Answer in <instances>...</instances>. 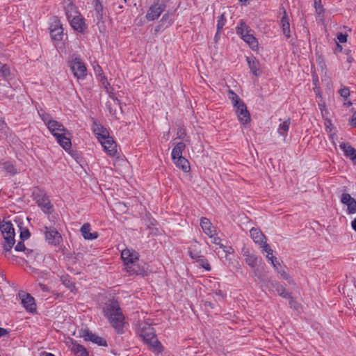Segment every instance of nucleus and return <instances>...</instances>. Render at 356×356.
<instances>
[{"mask_svg":"<svg viewBox=\"0 0 356 356\" xmlns=\"http://www.w3.org/2000/svg\"><path fill=\"white\" fill-rule=\"evenodd\" d=\"M41 118L49 131L56 138L57 142L66 151L71 149L72 143L69 131L59 122L51 119L47 115H42Z\"/></svg>","mask_w":356,"mask_h":356,"instance_id":"1","label":"nucleus"},{"mask_svg":"<svg viewBox=\"0 0 356 356\" xmlns=\"http://www.w3.org/2000/svg\"><path fill=\"white\" fill-rule=\"evenodd\" d=\"M137 333L153 352L159 353L163 350V347L157 340L150 323L146 321L140 323L137 327Z\"/></svg>","mask_w":356,"mask_h":356,"instance_id":"2","label":"nucleus"},{"mask_svg":"<svg viewBox=\"0 0 356 356\" xmlns=\"http://www.w3.org/2000/svg\"><path fill=\"white\" fill-rule=\"evenodd\" d=\"M228 98L234 107L238 120L243 125L249 124L251 117L243 101L232 90L228 91Z\"/></svg>","mask_w":356,"mask_h":356,"instance_id":"3","label":"nucleus"},{"mask_svg":"<svg viewBox=\"0 0 356 356\" xmlns=\"http://www.w3.org/2000/svg\"><path fill=\"white\" fill-rule=\"evenodd\" d=\"M104 312L113 327L118 332H120L124 327V321L118 303L113 301H109L106 304Z\"/></svg>","mask_w":356,"mask_h":356,"instance_id":"4","label":"nucleus"},{"mask_svg":"<svg viewBox=\"0 0 356 356\" xmlns=\"http://www.w3.org/2000/svg\"><path fill=\"white\" fill-rule=\"evenodd\" d=\"M121 257L126 270L133 274H143L144 270L138 265L139 257L138 252L131 248H125L121 252Z\"/></svg>","mask_w":356,"mask_h":356,"instance_id":"5","label":"nucleus"},{"mask_svg":"<svg viewBox=\"0 0 356 356\" xmlns=\"http://www.w3.org/2000/svg\"><path fill=\"white\" fill-rule=\"evenodd\" d=\"M65 13L67 19L74 30L80 33H83L86 30L87 26L84 19L74 5L69 3L65 8Z\"/></svg>","mask_w":356,"mask_h":356,"instance_id":"6","label":"nucleus"},{"mask_svg":"<svg viewBox=\"0 0 356 356\" xmlns=\"http://www.w3.org/2000/svg\"><path fill=\"white\" fill-rule=\"evenodd\" d=\"M237 33L253 51L258 50V41L254 36L252 31L250 30L245 24H241L237 29Z\"/></svg>","mask_w":356,"mask_h":356,"instance_id":"7","label":"nucleus"},{"mask_svg":"<svg viewBox=\"0 0 356 356\" xmlns=\"http://www.w3.org/2000/svg\"><path fill=\"white\" fill-rule=\"evenodd\" d=\"M1 232L6 241L5 249L10 250L14 244V228L10 222H3L0 225Z\"/></svg>","mask_w":356,"mask_h":356,"instance_id":"8","label":"nucleus"},{"mask_svg":"<svg viewBox=\"0 0 356 356\" xmlns=\"http://www.w3.org/2000/svg\"><path fill=\"white\" fill-rule=\"evenodd\" d=\"M70 69L74 76L79 79H83L86 76V67L81 60L79 58H72L70 61Z\"/></svg>","mask_w":356,"mask_h":356,"instance_id":"9","label":"nucleus"},{"mask_svg":"<svg viewBox=\"0 0 356 356\" xmlns=\"http://www.w3.org/2000/svg\"><path fill=\"white\" fill-rule=\"evenodd\" d=\"M51 39L54 41H60L63 37V29L59 19L54 18L49 26Z\"/></svg>","mask_w":356,"mask_h":356,"instance_id":"10","label":"nucleus"},{"mask_svg":"<svg viewBox=\"0 0 356 356\" xmlns=\"http://www.w3.org/2000/svg\"><path fill=\"white\" fill-rule=\"evenodd\" d=\"M65 343L74 355L88 356L87 350L82 345L76 343L73 339L70 337L65 338Z\"/></svg>","mask_w":356,"mask_h":356,"instance_id":"11","label":"nucleus"},{"mask_svg":"<svg viewBox=\"0 0 356 356\" xmlns=\"http://www.w3.org/2000/svg\"><path fill=\"white\" fill-rule=\"evenodd\" d=\"M79 337L83 338L86 341H91L99 346L106 345V341L102 338L95 334L87 329L81 330L79 332Z\"/></svg>","mask_w":356,"mask_h":356,"instance_id":"12","label":"nucleus"},{"mask_svg":"<svg viewBox=\"0 0 356 356\" xmlns=\"http://www.w3.org/2000/svg\"><path fill=\"white\" fill-rule=\"evenodd\" d=\"M21 302L25 309L31 313L35 312L36 310V305L35 299L30 294L26 293H19Z\"/></svg>","mask_w":356,"mask_h":356,"instance_id":"13","label":"nucleus"},{"mask_svg":"<svg viewBox=\"0 0 356 356\" xmlns=\"http://www.w3.org/2000/svg\"><path fill=\"white\" fill-rule=\"evenodd\" d=\"M341 202L346 206L348 214L356 213V200L348 193H343L341 197Z\"/></svg>","mask_w":356,"mask_h":356,"instance_id":"14","label":"nucleus"},{"mask_svg":"<svg viewBox=\"0 0 356 356\" xmlns=\"http://www.w3.org/2000/svg\"><path fill=\"white\" fill-rule=\"evenodd\" d=\"M45 229V238L48 243L57 245L61 242L62 236L57 230L47 227Z\"/></svg>","mask_w":356,"mask_h":356,"instance_id":"15","label":"nucleus"},{"mask_svg":"<svg viewBox=\"0 0 356 356\" xmlns=\"http://www.w3.org/2000/svg\"><path fill=\"white\" fill-rule=\"evenodd\" d=\"M99 143L108 156H113L115 155L117 153L116 143L110 136Z\"/></svg>","mask_w":356,"mask_h":356,"instance_id":"16","label":"nucleus"},{"mask_svg":"<svg viewBox=\"0 0 356 356\" xmlns=\"http://www.w3.org/2000/svg\"><path fill=\"white\" fill-rule=\"evenodd\" d=\"M260 248H261V252L265 254L266 259L270 261L275 269H278L277 265H279V261L274 257L273 251L270 247L266 243H264V245H260Z\"/></svg>","mask_w":356,"mask_h":356,"instance_id":"17","label":"nucleus"},{"mask_svg":"<svg viewBox=\"0 0 356 356\" xmlns=\"http://www.w3.org/2000/svg\"><path fill=\"white\" fill-rule=\"evenodd\" d=\"M339 147L343 151L344 155L356 165V149L349 143H341Z\"/></svg>","mask_w":356,"mask_h":356,"instance_id":"18","label":"nucleus"},{"mask_svg":"<svg viewBox=\"0 0 356 356\" xmlns=\"http://www.w3.org/2000/svg\"><path fill=\"white\" fill-rule=\"evenodd\" d=\"M243 255L245 257V263L249 266L252 268L257 266L259 261L258 257L255 254L251 252L248 248L243 249Z\"/></svg>","mask_w":356,"mask_h":356,"instance_id":"19","label":"nucleus"},{"mask_svg":"<svg viewBox=\"0 0 356 356\" xmlns=\"http://www.w3.org/2000/svg\"><path fill=\"white\" fill-rule=\"evenodd\" d=\"M246 61L251 73L256 77L259 76L261 74V70L259 60L254 58L247 57Z\"/></svg>","mask_w":356,"mask_h":356,"instance_id":"20","label":"nucleus"},{"mask_svg":"<svg viewBox=\"0 0 356 356\" xmlns=\"http://www.w3.org/2000/svg\"><path fill=\"white\" fill-rule=\"evenodd\" d=\"M94 70H95V75L98 77L99 81L101 82L102 85L103 86V87L104 88L108 94H111V90L110 84H109L108 81H107L106 76L104 75V72H103V70L101 68V67H99V65H97L94 67Z\"/></svg>","mask_w":356,"mask_h":356,"instance_id":"21","label":"nucleus"},{"mask_svg":"<svg viewBox=\"0 0 356 356\" xmlns=\"http://www.w3.org/2000/svg\"><path fill=\"white\" fill-rule=\"evenodd\" d=\"M92 129L99 142L110 136L107 129L96 122L93 123Z\"/></svg>","mask_w":356,"mask_h":356,"instance_id":"22","label":"nucleus"},{"mask_svg":"<svg viewBox=\"0 0 356 356\" xmlns=\"http://www.w3.org/2000/svg\"><path fill=\"white\" fill-rule=\"evenodd\" d=\"M250 232L252 240L255 243L259 245V246L266 243V237L260 230L252 228L250 229Z\"/></svg>","mask_w":356,"mask_h":356,"instance_id":"23","label":"nucleus"},{"mask_svg":"<svg viewBox=\"0 0 356 356\" xmlns=\"http://www.w3.org/2000/svg\"><path fill=\"white\" fill-rule=\"evenodd\" d=\"M81 232L86 240H93L98 237L97 232H91L90 225L88 223H86L81 227Z\"/></svg>","mask_w":356,"mask_h":356,"instance_id":"24","label":"nucleus"},{"mask_svg":"<svg viewBox=\"0 0 356 356\" xmlns=\"http://www.w3.org/2000/svg\"><path fill=\"white\" fill-rule=\"evenodd\" d=\"M200 226L203 232L207 235L213 234L216 232V228L207 218H202L200 220Z\"/></svg>","mask_w":356,"mask_h":356,"instance_id":"25","label":"nucleus"},{"mask_svg":"<svg viewBox=\"0 0 356 356\" xmlns=\"http://www.w3.org/2000/svg\"><path fill=\"white\" fill-rule=\"evenodd\" d=\"M174 163L177 167L181 169L184 172H188L190 170L189 162L183 156H179L176 159H172Z\"/></svg>","mask_w":356,"mask_h":356,"instance_id":"26","label":"nucleus"},{"mask_svg":"<svg viewBox=\"0 0 356 356\" xmlns=\"http://www.w3.org/2000/svg\"><path fill=\"white\" fill-rule=\"evenodd\" d=\"M266 287L272 291H274V290H275L282 296L286 297L287 295V293H285L282 286L276 282H270L269 284L266 285Z\"/></svg>","mask_w":356,"mask_h":356,"instance_id":"27","label":"nucleus"},{"mask_svg":"<svg viewBox=\"0 0 356 356\" xmlns=\"http://www.w3.org/2000/svg\"><path fill=\"white\" fill-rule=\"evenodd\" d=\"M186 147L185 143L180 142L178 143L175 147L172 149V159H176L179 156H182V152L184 150Z\"/></svg>","mask_w":356,"mask_h":356,"instance_id":"28","label":"nucleus"},{"mask_svg":"<svg viewBox=\"0 0 356 356\" xmlns=\"http://www.w3.org/2000/svg\"><path fill=\"white\" fill-rule=\"evenodd\" d=\"M281 24L284 34L287 37H290V24L289 19L284 12V15L281 19Z\"/></svg>","mask_w":356,"mask_h":356,"instance_id":"29","label":"nucleus"},{"mask_svg":"<svg viewBox=\"0 0 356 356\" xmlns=\"http://www.w3.org/2000/svg\"><path fill=\"white\" fill-rule=\"evenodd\" d=\"M37 202L44 212L47 213L50 211L51 205L49 199L46 196H43L41 198L38 199Z\"/></svg>","mask_w":356,"mask_h":356,"instance_id":"30","label":"nucleus"},{"mask_svg":"<svg viewBox=\"0 0 356 356\" xmlns=\"http://www.w3.org/2000/svg\"><path fill=\"white\" fill-rule=\"evenodd\" d=\"M161 15V10L160 8L156 6H152L147 13L146 17L148 20H154L156 18H158Z\"/></svg>","mask_w":356,"mask_h":356,"instance_id":"31","label":"nucleus"},{"mask_svg":"<svg viewBox=\"0 0 356 356\" xmlns=\"http://www.w3.org/2000/svg\"><path fill=\"white\" fill-rule=\"evenodd\" d=\"M289 125H290L289 120H285V121L282 122L279 126V128L277 129L278 133L280 135H282L284 138H285L286 133L289 131Z\"/></svg>","mask_w":356,"mask_h":356,"instance_id":"32","label":"nucleus"},{"mask_svg":"<svg viewBox=\"0 0 356 356\" xmlns=\"http://www.w3.org/2000/svg\"><path fill=\"white\" fill-rule=\"evenodd\" d=\"M277 267H278V269H275V270L278 272V273L280 275V276L283 279H284L289 282H291V279L289 273L286 272L285 268L282 267L280 263H279V265H277Z\"/></svg>","mask_w":356,"mask_h":356,"instance_id":"33","label":"nucleus"},{"mask_svg":"<svg viewBox=\"0 0 356 356\" xmlns=\"http://www.w3.org/2000/svg\"><path fill=\"white\" fill-rule=\"evenodd\" d=\"M0 74L4 79H7L10 74L9 67L6 65L2 64L1 63H0Z\"/></svg>","mask_w":356,"mask_h":356,"instance_id":"34","label":"nucleus"},{"mask_svg":"<svg viewBox=\"0 0 356 356\" xmlns=\"http://www.w3.org/2000/svg\"><path fill=\"white\" fill-rule=\"evenodd\" d=\"M211 239V242L216 245H218L220 248H225V245H223L220 241V238L217 236L216 232L213 233V234H210L208 236Z\"/></svg>","mask_w":356,"mask_h":356,"instance_id":"35","label":"nucleus"},{"mask_svg":"<svg viewBox=\"0 0 356 356\" xmlns=\"http://www.w3.org/2000/svg\"><path fill=\"white\" fill-rule=\"evenodd\" d=\"M20 230V238L22 241L26 240L30 236V232L27 228H23L19 227Z\"/></svg>","mask_w":356,"mask_h":356,"instance_id":"36","label":"nucleus"},{"mask_svg":"<svg viewBox=\"0 0 356 356\" xmlns=\"http://www.w3.org/2000/svg\"><path fill=\"white\" fill-rule=\"evenodd\" d=\"M314 7L317 14L321 16L323 13V8L321 3V0H314Z\"/></svg>","mask_w":356,"mask_h":356,"instance_id":"37","label":"nucleus"},{"mask_svg":"<svg viewBox=\"0 0 356 356\" xmlns=\"http://www.w3.org/2000/svg\"><path fill=\"white\" fill-rule=\"evenodd\" d=\"M4 168L10 174H15L17 172L15 168L12 163H6L4 164Z\"/></svg>","mask_w":356,"mask_h":356,"instance_id":"38","label":"nucleus"},{"mask_svg":"<svg viewBox=\"0 0 356 356\" xmlns=\"http://www.w3.org/2000/svg\"><path fill=\"white\" fill-rule=\"evenodd\" d=\"M225 24V18L224 15H222L217 23V31L218 33L223 28Z\"/></svg>","mask_w":356,"mask_h":356,"instance_id":"39","label":"nucleus"},{"mask_svg":"<svg viewBox=\"0 0 356 356\" xmlns=\"http://www.w3.org/2000/svg\"><path fill=\"white\" fill-rule=\"evenodd\" d=\"M319 108L321 113V115L323 118H327L329 115V112L327 109L325 108V105L324 104H319Z\"/></svg>","mask_w":356,"mask_h":356,"instance_id":"40","label":"nucleus"},{"mask_svg":"<svg viewBox=\"0 0 356 356\" xmlns=\"http://www.w3.org/2000/svg\"><path fill=\"white\" fill-rule=\"evenodd\" d=\"M324 119H325V126L327 131L328 132H331L334 129V126H333L330 119H329L328 118H325Z\"/></svg>","mask_w":356,"mask_h":356,"instance_id":"41","label":"nucleus"},{"mask_svg":"<svg viewBox=\"0 0 356 356\" xmlns=\"http://www.w3.org/2000/svg\"><path fill=\"white\" fill-rule=\"evenodd\" d=\"M339 93L341 97H343L345 99H347L348 96L350 95L349 90L346 88H341L339 90Z\"/></svg>","mask_w":356,"mask_h":356,"instance_id":"42","label":"nucleus"},{"mask_svg":"<svg viewBox=\"0 0 356 356\" xmlns=\"http://www.w3.org/2000/svg\"><path fill=\"white\" fill-rule=\"evenodd\" d=\"M337 40L339 42L344 43L347 41V35L342 33H339L337 34Z\"/></svg>","mask_w":356,"mask_h":356,"instance_id":"43","label":"nucleus"},{"mask_svg":"<svg viewBox=\"0 0 356 356\" xmlns=\"http://www.w3.org/2000/svg\"><path fill=\"white\" fill-rule=\"evenodd\" d=\"M200 265L202 268H204L205 270L209 271L211 270L210 265L207 261L200 260Z\"/></svg>","mask_w":356,"mask_h":356,"instance_id":"44","label":"nucleus"},{"mask_svg":"<svg viewBox=\"0 0 356 356\" xmlns=\"http://www.w3.org/2000/svg\"><path fill=\"white\" fill-rule=\"evenodd\" d=\"M189 254H190V257L193 259H196L200 257V252H193L191 248L189 249Z\"/></svg>","mask_w":356,"mask_h":356,"instance_id":"45","label":"nucleus"},{"mask_svg":"<svg viewBox=\"0 0 356 356\" xmlns=\"http://www.w3.org/2000/svg\"><path fill=\"white\" fill-rule=\"evenodd\" d=\"M223 251L225 252L226 255L231 254L234 253V250L231 247H225L221 248Z\"/></svg>","mask_w":356,"mask_h":356,"instance_id":"46","label":"nucleus"},{"mask_svg":"<svg viewBox=\"0 0 356 356\" xmlns=\"http://www.w3.org/2000/svg\"><path fill=\"white\" fill-rule=\"evenodd\" d=\"M350 124L352 127H356V112L353 113Z\"/></svg>","mask_w":356,"mask_h":356,"instance_id":"47","label":"nucleus"},{"mask_svg":"<svg viewBox=\"0 0 356 356\" xmlns=\"http://www.w3.org/2000/svg\"><path fill=\"white\" fill-rule=\"evenodd\" d=\"M15 250L17 251H22L24 250V245L22 244L21 242H19L17 245L15 246Z\"/></svg>","mask_w":356,"mask_h":356,"instance_id":"48","label":"nucleus"},{"mask_svg":"<svg viewBox=\"0 0 356 356\" xmlns=\"http://www.w3.org/2000/svg\"><path fill=\"white\" fill-rule=\"evenodd\" d=\"M116 207H117V209H119L120 211H122V212L125 211V207H126V206H125L124 204H122V203H120H120L117 204H116Z\"/></svg>","mask_w":356,"mask_h":356,"instance_id":"49","label":"nucleus"},{"mask_svg":"<svg viewBox=\"0 0 356 356\" xmlns=\"http://www.w3.org/2000/svg\"><path fill=\"white\" fill-rule=\"evenodd\" d=\"M6 128V123L1 120V118H0V131H5Z\"/></svg>","mask_w":356,"mask_h":356,"instance_id":"50","label":"nucleus"},{"mask_svg":"<svg viewBox=\"0 0 356 356\" xmlns=\"http://www.w3.org/2000/svg\"><path fill=\"white\" fill-rule=\"evenodd\" d=\"M351 227L356 232V217L351 222Z\"/></svg>","mask_w":356,"mask_h":356,"instance_id":"51","label":"nucleus"},{"mask_svg":"<svg viewBox=\"0 0 356 356\" xmlns=\"http://www.w3.org/2000/svg\"><path fill=\"white\" fill-rule=\"evenodd\" d=\"M6 330L3 328L0 327V337H2L6 334Z\"/></svg>","mask_w":356,"mask_h":356,"instance_id":"52","label":"nucleus"},{"mask_svg":"<svg viewBox=\"0 0 356 356\" xmlns=\"http://www.w3.org/2000/svg\"><path fill=\"white\" fill-rule=\"evenodd\" d=\"M39 286L40 287V289L42 291H47V287L44 284H40Z\"/></svg>","mask_w":356,"mask_h":356,"instance_id":"53","label":"nucleus"},{"mask_svg":"<svg viewBox=\"0 0 356 356\" xmlns=\"http://www.w3.org/2000/svg\"><path fill=\"white\" fill-rule=\"evenodd\" d=\"M109 112H110V113H111L112 115H113V116H115V118H117V115H116V113H115V111H113L111 108H109Z\"/></svg>","mask_w":356,"mask_h":356,"instance_id":"54","label":"nucleus"},{"mask_svg":"<svg viewBox=\"0 0 356 356\" xmlns=\"http://www.w3.org/2000/svg\"><path fill=\"white\" fill-rule=\"evenodd\" d=\"M100 9H102V6L101 5H97L96 10L99 11Z\"/></svg>","mask_w":356,"mask_h":356,"instance_id":"55","label":"nucleus"},{"mask_svg":"<svg viewBox=\"0 0 356 356\" xmlns=\"http://www.w3.org/2000/svg\"><path fill=\"white\" fill-rule=\"evenodd\" d=\"M45 356H54V355L51 353H47Z\"/></svg>","mask_w":356,"mask_h":356,"instance_id":"56","label":"nucleus"},{"mask_svg":"<svg viewBox=\"0 0 356 356\" xmlns=\"http://www.w3.org/2000/svg\"><path fill=\"white\" fill-rule=\"evenodd\" d=\"M241 2L246 3L249 0H240Z\"/></svg>","mask_w":356,"mask_h":356,"instance_id":"57","label":"nucleus"},{"mask_svg":"<svg viewBox=\"0 0 356 356\" xmlns=\"http://www.w3.org/2000/svg\"><path fill=\"white\" fill-rule=\"evenodd\" d=\"M338 47L340 49V50L342 49V47L340 45H339V44H338Z\"/></svg>","mask_w":356,"mask_h":356,"instance_id":"58","label":"nucleus"},{"mask_svg":"<svg viewBox=\"0 0 356 356\" xmlns=\"http://www.w3.org/2000/svg\"><path fill=\"white\" fill-rule=\"evenodd\" d=\"M351 59H352L351 58H348V61H349V62H350V61H351Z\"/></svg>","mask_w":356,"mask_h":356,"instance_id":"59","label":"nucleus"}]
</instances>
